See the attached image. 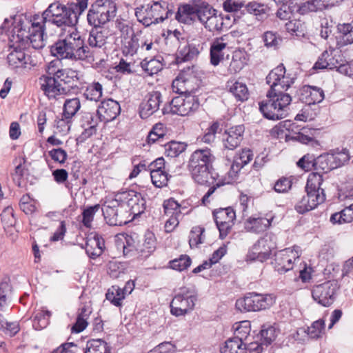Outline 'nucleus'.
I'll list each match as a JSON object with an SVG mask.
<instances>
[{
    "label": "nucleus",
    "mask_w": 353,
    "mask_h": 353,
    "mask_svg": "<svg viewBox=\"0 0 353 353\" xmlns=\"http://www.w3.org/2000/svg\"><path fill=\"white\" fill-rule=\"evenodd\" d=\"M263 39L268 48H276L282 41L281 37L276 32L267 31L264 33Z\"/></svg>",
    "instance_id": "obj_52"
},
{
    "label": "nucleus",
    "mask_w": 353,
    "mask_h": 353,
    "mask_svg": "<svg viewBox=\"0 0 353 353\" xmlns=\"http://www.w3.org/2000/svg\"><path fill=\"white\" fill-rule=\"evenodd\" d=\"M279 331L274 326L270 325H263L259 333V341L250 343L248 345V349L250 351H255L257 353L261 352L264 347H267L277 337Z\"/></svg>",
    "instance_id": "obj_13"
},
{
    "label": "nucleus",
    "mask_w": 353,
    "mask_h": 353,
    "mask_svg": "<svg viewBox=\"0 0 353 353\" xmlns=\"http://www.w3.org/2000/svg\"><path fill=\"white\" fill-rule=\"evenodd\" d=\"M245 10L250 14L256 16L258 20H263L268 16V6L265 4L259 3L256 1L250 2L245 6Z\"/></svg>",
    "instance_id": "obj_33"
},
{
    "label": "nucleus",
    "mask_w": 353,
    "mask_h": 353,
    "mask_svg": "<svg viewBox=\"0 0 353 353\" xmlns=\"http://www.w3.org/2000/svg\"><path fill=\"white\" fill-rule=\"evenodd\" d=\"M199 47V45L194 43H187L183 47L179 46L176 57L177 62L188 61L196 57L200 53Z\"/></svg>",
    "instance_id": "obj_28"
},
{
    "label": "nucleus",
    "mask_w": 353,
    "mask_h": 353,
    "mask_svg": "<svg viewBox=\"0 0 353 353\" xmlns=\"http://www.w3.org/2000/svg\"><path fill=\"white\" fill-rule=\"evenodd\" d=\"M102 93V85L99 82H93L87 86L83 95L88 100L98 101L101 98Z\"/></svg>",
    "instance_id": "obj_38"
},
{
    "label": "nucleus",
    "mask_w": 353,
    "mask_h": 353,
    "mask_svg": "<svg viewBox=\"0 0 353 353\" xmlns=\"http://www.w3.org/2000/svg\"><path fill=\"white\" fill-rule=\"evenodd\" d=\"M196 5L184 4L179 7L175 19L181 23H190L196 19Z\"/></svg>",
    "instance_id": "obj_27"
},
{
    "label": "nucleus",
    "mask_w": 353,
    "mask_h": 353,
    "mask_svg": "<svg viewBox=\"0 0 353 353\" xmlns=\"http://www.w3.org/2000/svg\"><path fill=\"white\" fill-rule=\"evenodd\" d=\"M188 72L192 73L188 68V71L182 70L178 77L172 81V89L174 92L181 94H191L193 90L189 88V83L191 79H194V76Z\"/></svg>",
    "instance_id": "obj_22"
},
{
    "label": "nucleus",
    "mask_w": 353,
    "mask_h": 353,
    "mask_svg": "<svg viewBox=\"0 0 353 353\" xmlns=\"http://www.w3.org/2000/svg\"><path fill=\"white\" fill-rule=\"evenodd\" d=\"M244 132L245 127L243 125L232 126L226 130L222 135L223 148L230 150L236 148L243 139Z\"/></svg>",
    "instance_id": "obj_17"
},
{
    "label": "nucleus",
    "mask_w": 353,
    "mask_h": 353,
    "mask_svg": "<svg viewBox=\"0 0 353 353\" xmlns=\"http://www.w3.org/2000/svg\"><path fill=\"white\" fill-rule=\"evenodd\" d=\"M52 353H83V347L74 343H65L54 350Z\"/></svg>",
    "instance_id": "obj_55"
},
{
    "label": "nucleus",
    "mask_w": 353,
    "mask_h": 353,
    "mask_svg": "<svg viewBox=\"0 0 353 353\" xmlns=\"http://www.w3.org/2000/svg\"><path fill=\"white\" fill-rule=\"evenodd\" d=\"M81 108V103L79 98L66 99L63 104V117L70 119L74 117Z\"/></svg>",
    "instance_id": "obj_34"
},
{
    "label": "nucleus",
    "mask_w": 353,
    "mask_h": 353,
    "mask_svg": "<svg viewBox=\"0 0 353 353\" xmlns=\"http://www.w3.org/2000/svg\"><path fill=\"white\" fill-rule=\"evenodd\" d=\"M54 126L58 132L65 134L70 131V119H67L65 117L63 119H58L55 120Z\"/></svg>",
    "instance_id": "obj_62"
},
{
    "label": "nucleus",
    "mask_w": 353,
    "mask_h": 353,
    "mask_svg": "<svg viewBox=\"0 0 353 353\" xmlns=\"http://www.w3.org/2000/svg\"><path fill=\"white\" fill-rule=\"evenodd\" d=\"M214 221H221V222L227 221L228 223H234L236 219V214L233 208L228 207L226 208L219 209L213 212Z\"/></svg>",
    "instance_id": "obj_41"
},
{
    "label": "nucleus",
    "mask_w": 353,
    "mask_h": 353,
    "mask_svg": "<svg viewBox=\"0 0 353 353\" xmlns=\"http://www.w3.org/2000/svg\"><path fill=\"white\" fill-rule=\"evenodd\" d=\"M217 228L219 231V236L223 239L230 232L234 223H228L227 221L221 222V221H215Z\"/></svg>",
    "instance_id": "obj_63"
},
{
    "label": "nucleus",
    "mask_w": 353,
    "mask_h": 353,
    "mask_svg": "<svg viewBox=\"0 0 353 353\" xmlns=\"http://www.w3.org/2000/svg\"><path fill=\"white\" fill-rule=\"evenodd\" d=\"M65 33L50 46V53L59 60L85 61L89 63L94 59V51L85 44L74 26L65 30Z\"/></svg>",
    "instance_id": "obj_3"
},
{
    "label": "nucleus",
    "mask_w": 353,
    "mask_h": 353,
    "mask_svg": "<svg viewBox=\"0 0 353 353\" xmlns=\"http://www.w3.org/2000/svg\"><path fill=\"white\" fill-rule=\"evenodd\" d=\"M196 300L194 288H181L170 303L172 314L179 316L187 314L193 310Z\"/></svg>",
    "instance_id": "obj_9"
},
{
    "label": "nucleus",
    "mask_w": 353,
    "mask_h": 353,
    "mask_svg": "<svg viewBox=\"0 0 353 353\" xmlns=\"http://www.w3.org/2000/svg\"><path fill=\"white\" fill-rule=\"evenodd\" d=\"M175 346L170 342H164L153 350H150L148 353H175Z\"/></svg>",
    "instance_id": "obj_60"
},
{
    "label": "nucleus",
    "mask_w": 353,
    "mask_h": 353,
    "mask_svg": "<svg viewBox=\"0 0 353 353\" xmlns=\"http://www.w3.org/2000/svg\"><path fill=\"white\" fill-rule=\"evenodd\" d=\"M299 100L307 105L321 102L324 97L323 90L315 86L303 85L297 91Z\"/></svg>",
    "instance_id": "obj_19"
},
{
    "label": "nucleus",
    "mask_w": 353,
    "mask_h": 353,
    "mask_svg": "<svg viewBox=\"0 0 353 353\" xmlns=\"http://www.w3.org/2000/svg\"><path fill=\"white\" fill-rule=\"evenodd\" d=\"M51 312L48 310L38 311L33 319V327L35 330L45 328L49 323Z\"/></svg>",
    "instance_id": "obj_44"
},
{
    "label": "nucleus",
    "mask_w": 353,
    "mask_h": 353,
    "mask_svg": "<svg viewBox=\"0 0 353 353\" xmlns=\"http://www.w3.org/2000/svg\"><path fill=\"white\" fill-rule=\"evenodd\" d=\"M230 92L240 101L248 99L249 92L247 85L241 82L236 81L230 88Z\"/></svg>",
    "instance_id": "obj_42"
},
{
    "label": "nucleus",
    "mask_w": 353,
    "mask_h": 353,
    "mask_svg": "<svg viewBox=\"0 0 353 353\" xmlns=\"http://www.w3.org/2000/svg\"><path fill=\"white\" fill-rule=\"evenodd\" d=\"M83 353H110L107 343L101 339H92L88 341Z\"/></svg>",
    "instance_id": "obj_36"
},
{
    "label": "nucleus",
    "mask_w": 353,
    "mask_h": 353,
    "mask_svg": "<svg viewBox=\"0 0 353 353\" xmlns=\"http://www.w3.org/2000/svg\"><path fill=\"white\" fill-rule=\"evenodd\" d=\"M47 23H51L65 30L75 26L77 17L72 10L59 1L49 5L41 15L34 14L30 18L20 17L17 26L14 29L10 42L12 49L8 54L7 60L13 68H28L37 64L35 55L29 54L30 47L34 50L41 49L44 47L43 34Z\"/></svg>",
    "instance_id": "obj_1"
},
{
    "label": "nucleus",
    "mask_w": 353,
    "mask_h": 353,
    "mask_svg": "<svg viewBox=\"0 0 353 353\" xmlns=\"http://www.w3.org/2000/svg\"><path fill=\"white\" fill-rule=\"evenodd\" d=\"M48 155L54 161L63 164L67 159L68 154L66 151L61 148H53L48 152Z\"/></svg>",
    "instance_id": "obj_57"
},
{
    "label": "nucleus",
    "mask_w": 353,
    "mask_h": 353,
    "mask_svg": "<svg viewBox=\"0 0 353 353\" xmlns=\"http://www.w3.org/2000/svg\"><path fill=\"white\" fill-rule=\"evenodd\" d=\"M163 206L165 214L167 215H181L185 213L182 211L185 208H181L179 203L173 198L165 200Z\"/></svg>",
    "instance_id": "obj_46"
},
{
    "label": "nucleus",
    "mask_w": 353,
    "mask_h": 353,
    "mask_svg": "<svg viewBox=\"0 0 353 353\" xmlns=\"http://www.w3.org/2000/svg\"><path fill=\"white\" fill-rule=\"evenodd\" d=\"M342 54L340 50L330 48L329 50L324 51L319 57L315 63L314 69H329L333 70L339 63V61H342Z\"/></svg>",
    "instance_id": "obj_18"
},
{
    "label": "nucleus",
    "mask_w": 353,
    "mask_h": 353,
    "mask_svg": "<svg viewBox=\"0 0 353 353\" xmlns=\"http://www.w3.org/2000/svg\"><path fill=\"white\" fill-rule=\"evenodd\" d=\"M325 161V157L323 156H319L316 159H314L313 156H310L309 154L304 155L301 159L299 160L297 162V165L304 170L305 171H309L312 168H314L315 170L321 169L324 171V172H327L330 168L326 166H323V161Z\"/></svg>",
    "instance_id": "obj_23"
},
{
    "label": "nucleus",
    "mask_w": 353,
    "mask_h": 353,
    "mask_svg": "<svg viewBox=\"0 0 353 353\" xmlns=\"http://www.w3.org/2000/svg\"><path fill=\"white\" fill-rule=\"evenodd\" d=\"M288 249H285L275 254L274 261L272 264L274 270L280 274H283L293 268L292 257L290 255Z\"/></svg>",
    "instance_id": "obj_21"
},
{
    "label": "nucleus",
    "mask_w": 353,
    "mask_h": 353,
    "mask_svg": "<svg viewBox=\"0 0 353 353\" xmlns=\"http://www.w3.org/2000/svg\"><path fill=\"white\" fill-rule=\"evenodd\" d=\"M117 198L120 203L127 204L134 217L141 215L145 210L146 202L140 192L133 190H127L117 193Z\"/></svg>",
    "instance_id": "obj_12"
},
{
    "label": "nucleus",
    "mask_w": 353,
    "mask_h": 353,
    "mask_svg": "<svg viewBox=\"0 0 353 353\" xmlns=\"http://www.w3.org/2000/svg\"><path fill=\"white\" fill-rule=\"evenodd\" d=\"M186 147L184 143L171 141L165 145V154L171 158L176 157L185 150Z\"/></svg>",
    "instance_id": "obj_45"
},
{
    "label": "nucleus",
    "mask_w": 353,
    "mask_h": 353,
    "mask_svg": "<svg viewBox=\"0 0 353 353\" xmlns=\"http://www.w3.org/2000/svg\"><path fill=\"white\" fill-rule=\"evenodd\" d=\"M120 201L116 197L114 199L107 200L102 208L103 214L106 223L112 226H121L126 224L128 221L118 214L117 208Z\"/></svg>",
    "instance_id": "obj_14"
},
{
    "label": "nucleus",
    "mask_w": 353,
    "mask_h": 353,
    "mask_svg": "<svg viewBox=\"0 0 353 353\" xmlns=\"http://www.w3.org/2000/svg\"><path fill=\"white\" fill-rule=\"evenodd\" d=\"M321 0H308L299 5L297 12L301 14H306L311 12H318L323 10Z\"/></svg>",
    "instance_id": "obj_40"
},
{
    "label": "nucleus",
    "mask_w": 353,
    "mask_h": 353,
    "mask_svg": "<svg viewBox=\"0 0 353 353\" xmlns=\"http://www.w3.org/2000/svg\"><path fill=\"white\" fill-rule=\"evenodd\" d=\"M243 165H247L253 158L252 151L250 149H243L235 157Z\"/></svg>",
    "instance_id": "obj_64"
},
{
    "label": "nucleus",
    "mask_w": 353,
    "mask_h": 353,
    "mask_svg": "<svg viewBox=\"0 0 353 353\" xmlns=\"http://www.w3.org/2000/svg\"><path fill=\"white\" fill-rule=\"evenodd\" d=\"M200 106L198 97L193 94H186L174 97L161 109L163 114H173L180 116H188L195 112Z\"/></svg>",
    "instance_id": "obj_7"
},
{
    "label": "nucleus",
    "mask_w": 353,
    "mask_h": 353,
    "mask_svg": "<svg viewBox=\"0 0 353 353\" xmlns=\"http://www.w3.org/2000/svg\"><path fill=\"white\" fill-rule=\"evenodd\" d=\"M141 32L136 34L133 33L129 41L125 43L124 51L127 54L133 55L137 52V50L141 48Z\"/></svg>",
    "instance_id": "obj_50"
},
{
    "label": "nucleus",
    "mask_w": 353,
    "mask_h": 353,
    "mask_svg": "<svg viewBox=\"0 0 353 353\" xmlns=\"http://www.w3.org/2000/svg\"><path fill=\"white\" fill-rule=\"evenodd\" d=\"M163 103L162 94L159 91L148 93L145 100L140 105L139 114L142 119H147L159 110Z\"/></svg>",
    "instance_id": "obj_16"
},
{
    "label": "nucleus",
    "mask_w": 353,
    "mask_h": 353,
    "mask_svg": "<svg viewBox=\"0 0 353 353\" xmlns=\"http://www.w3.org/2000/svg\"><path fill=\"white\" fill-rule=\"evenodd\" d=\"M115 27L120 31L121 37L125 38L132 31V28L128 25V22L123 19H117L115 21Z\"/></svg>",
    "instance_id": "obj_61"
},
{
    "label": "nucleus",
    "mask_w": 353,
    "mask_h": 353,
    "mask_svg": "<svg viewBox=\"0 0 353 353\" xmlns=\"http://www.w3.org/2000/svg\"><path fill=\"white\" fill-rule=\"evenodd\" d=\"M100 27H94L90 32L88 43L90 47L101 48L106 43V32L99 30Z\"/></svg>",
    "instance_id": "obj_30"
},
{
    "label": "nucleus",
    "mask_w": 353,
    "mask_h": 353,
    "mask_svg": "<svg viewBox=\"0 0 353 353\" xmlns=\"http://www.w3.org/2000/svg\"><path fill=\"white\" fill-rule=\"evenodd\" d=\"M120 112L121 106L119 103L112 99L102 101L97 110L101 122L103 123H108L114 120Z\"/></svg>",
    "instance_id": "obj_15"
},
{
    "label": "nucleus",
    "mask_w": 353,
    "mask_h": 353,
    "mask_svg": "<svg viewBox=\"0 0 353 353\" xmlns=\"http://www.w3.org/2000/svg\"><path fill=\"white\" fill-rule=\"evenodd\" d=\"M204 228L200 226L192 228L189 236V244L191 248H197L200 244L204 243Z\"/></svg>",
    "instance_id": "obj_43"
},
{
    "label": "nucleus",
    "mask_w": 353,
    "mask_h": 353,
    "mask_svg": "<svg viewBox=\"0 0 353 353\" xmlns=\"http://www.w3.org/2000/svg\"><path fill=\"white\" fill-rule=\"evenodd\" d=\"M221 353H246V347L242 339L238 336L230 338L225 342Z\"/></svg>",
    "instance_id": "obj_29"
},
{
    "label": "nucleus",
    "mask_w": 353,
    "mask_h": 353,
    "mask_svg": "<svg viewBox=\"0 0 353 353\" xmlns=\"http://www.w3.org/2000/svg\"><path fill=\"white\" fill-rule=\"evenodd\" d=\"M214 157L210 149H201L195 150L191 155L188 161V170L194 180L201 185L212 184L205 194L202 198V203L207 205L210 203L209 197L214 192L217 188L223 183L216 182L218 174L212 170V162Z\"/></svg>",
    "instance_id": "obj_4"
},
{
    "label": "nucleus",
    "mask_w": 353,
    "mask_h": 353,
    "mask_svg": "<svg viewBox=\"0 0 353 353\" xmlns=\"http://www.w3.org/2000/svg\"><path fill=\"white\" fill-rule=\"evenodd\" d=\"M266 82L270 90L267 93V99L259 103V110L269 120L282 119L287 117L292 101L291 95L283 90H287L294 83V78L286 74L285 68L281 63L270 72Z\"/></svg>",
    "instance_id": "obj_2"
},
{
    "label": "nucleus",
    "mask_w": 353,
    "mask_h": 353,
    "mask_svg": "<svg viewBox=\"0 0 353 353\" xmlns=\"http://www.w3.org/2000/svg\"><path fill=\"white\" fill-rule=\"evenodd\" d=\"M230 17L228 15L223 18L221 15H216L214 12L204 26L210 32L217 31L220 32L229 28L230 25L228 21H230Z\"/></svg>",
    "instance_id": "obj_25"
},
{
    "label": "nucleus",
    "mask_w": 353,
    "mask_h": 353,
    "mask_svg": "<svg viewBox=\"0 0 353 353\" xmlns=\"http://www.w3.org/2000/svg\"><path fill=\"white\" fill-rule=\"evenodd\" d=\"M337 28L341 34L339 42L343 46L353 43V20L348 23L338 25Z\"/></svg>",
    "instance_id": "obj_35"
},
{
    "label": "nucleus",
    "mask_w": 353,
    "mask_h": 353,
    "mask_svg": "<svg viewBox=\"0 0 353 353\" xmlns=\"http://www.w3.org/2000/svg\"><path fill=\"white\" fill-rule=\"evenodd\" d=\"M243 53L239 50L234 51L232 54V60L228 67V71L231 74H236L240 72L245 64Z\"/></svg>",
    "instance_id": "obj_37"
},
{
    "label": "nucleus",
    "mask_w": 353,
    "mask_h": 353,
    "mask_svg": "<svg viewBox=\"0 0 353 353\" xmlns=\"http://www.w3.org/2000/svg\"><path fill=\"white\" fill-rule=\"evenodd\" d=\"M273 217L270 219L265 217L250 218L245 222V228L250 232L260 233L265 231L270 225Z\"/></svg>",
    "instance_id": "obj_26"
},
{
    "label": "nucleus",
    "mask_w": 353,
    "mask_h": 353,
    "mask_svg": "<svg viewBox=\"0 0 353 353\" xmlns=\"http://www.w3.org/2000/svg\"><path fill=\"white\" fill-rule=\"evenodd\" d=\"M156 238L153 232L147 231L141 246H139L140 255L143 257L150 256L156 248Z\"/></svg>",
    "instance_id": "obj_31"
},
{
    "label": "nucleus",
    "mask_w": 353,
    "mask_h": 353,
    "mask_svg": "<svg viewBox=\"0 0 353 353\" xmlns=\"http://www.w3.org/2000/svg\"><path fill=\"white\" fill-rule=\"evenodd\" d=\"M339 288V286L336 281H328L314 286L312 296L319 304L324 307H329L334 303Z\"/></svg>",
    "instance_id": "obj_11"
},
{
    "label": "nucleus",
    "mask_w": 353,
    "mask_h": 353,
    "mask_svg": "<svg viewBox=\"0 0 353 353\" xmlns=\"http://www.w3.org/2000/svg\"><path fill=\"white\" fill-rule=\"evenodd\" d=\"M170 268L178 271H183L191 265V259L188 255H182L180 258L170 262Z\"/></svg>",
    "instance_id": "obj_53"
},
{
    "label": "nucleus",
    "mask_w": 353,
    "mask_h": 353,
    "mask_svg": "<svg viewBox=\"0 0 353 353\" xmlns=\"http://www.w3.org/2000/svg\"><path fill=\"white\" fill-rule=\"evenodd\" d=\"M274 303V298L271 294L250 292L236 301V307L240 311L256 312L266 310Z\"/></svg>",
    "instance_id": "obj_8"
},
{
    "label": "nucleus",
    "mask_w": 353,
    "mask_h": 353,
    "mask_svg": "<svg viewBox=\"0 0 353 353\" xmlns=\"http://www.w3.org/2000/svg\"><path fill=\"white\" fill-rule=\"evenodd\" d=\"M245 7L243 1L237 0H225L223 3V8L228 12H238Z\"/></svg>",
    "instance_id": "obj_58"
},
{
    "label": "nucleus",
    "mask_w": 353,
    "mask_h": 353,
    "mask_svg": "<svg viewBox=\"0 0 353 353\" xmlns=\"http://www.w3.org/2000/svg\"><path fill=\"white\" fill-rule=\"evenodd\" d=\"M88 251L91 250L92 246H95L94 252H90L94 257L99 256L105 248V241L98 234H95L92 238L88 239Z\"/></svg>",
    "instance_id": "obj_51"
},
{
    "label": "nucleus",
    "mask_w": 353,
    "mask_h": 353,
    "mask_svg": "<svg viewBox=\"0 0 353 353\" xmlns=\"http://www.w3.org/2000/svg\"><path fill=\"white\" fill-rule=\"evenodd\" d=\"M227 47V43L225 42L224 37L216 38L213 40L210 45V63L216 66L219 64L221 61L223 59V50Z\"/></svg>",
    "instance_id": "obj_24"
},
{
    "label": "nucleus",
    "mask_w": 353,
    "mask_h": 353,
    "mask_svg": "<svg viewBox=\"0 0 353 353\" xmlns=\"http://www.w3.org/2000/svg\"><path fill=\"white\" fill-rule=\"evenodd\" d=\"M323 181V175L319 172L309 174L305 185L307 194L295 205V209L299 214L310 211L325 201V191L321 188Z\"/></svg>",
    "instance_id": "obj_5"
},
{
    "label": "nucleus",
    "mask_w": 353,
    "mask_h": 353,
    "mask_svg": "<svg viewBox=\"0 0 353 353\" xmlns=\"http://www.w3.org/2000/svg\"><path fill=\"white\" fill-rule=\"evenodd\" d=\"M41 88L49 99L55 98L60 94H66L70 90V86L63 85L52 77H46Z\"/></svg>",
    "instance_id": "obj_20"
},
{
    "label": "nucleus",
    "mask_w": 353,
    "mask_h": 353,
    "mask_svg": "<svg viewBox=\"0 0 353 353\" xmlns=\"http://www.w3.org/2000/svg\"><path fill=\"white\" fill-rule=\"evenodd\" d=\"M292 184V181L290 179L281 177L275 183L273 188L278 193H285L290 190Z\"/></svg>",
    "instance_id": "obj_59"
},
{
    "label": "nucleus",
    "mask_w": 353,
    "mask_h": 353,
    "mask_svg": "<svg viewBox=\"0 0 353 353\" xmlns=\"http://www.w3.org/2000/svg\"><path fill=\"white\" fill-rule=\"evenodd\" d=\"M165 5V2H163V6L161 3L156 1L151 6L149 4L141 6L135 9V15L138 21L145 26L163 22V17L160 14Z\"/></svg>",
    "instance_id": "obj_10"
},
{
    "label": "nucleus",
    "mask_w": 353,
    "mask_h": 353,
    "mask_svg": "<svg viewBox=\"0 0 353 353\" xmlns=\"http://www.w3.org/2000/svg\"><path fill=\"white\" fill-rule=\"evenodd\" d=\"M170 176L164 170L154 171L150 174L152 183L155 187L160 188L168 185Z\"/></svg>",
    "instance_id": "obj_49"
},
{
    "label": "nucleus",
    "mask_w": 353,
    "mask_h": 353,
    "mask_svg": "<svg viewBox=\"0 0 353 353\" xmlns=\"http://www.w3.org/2000/svg\"><path fill=\"white\" fill-rule=\"evenodd\" d=\"M325 330V321L323 319H319L313 322L311 326L308 327L305 332H307V335L311 339H319L321 337Z\"/></svg>",
    "instance_id": "obj_47"
},
{
    "label": "nucleus",
    "mask_w": 353,
    "mask_h": 353,
    "mask_svg": "<svg viewBox=\"0 0 353 353\" xmlns=\"http://www.w3.org/2000/svg\"><path fill=\"white\" fill-rule=\"evenodd\" d=\"M100 208V205L96 204L92 206H89L83 210L81 222L85 228H91L94 216Z\"/></svg>",
    "instance_id": "obj_48"
},
{
    "label": "nucleus",
    "mask_w": 353,
    "mask_h": 353,
    "mask_svg": "<svg viewBox=\"0 0 353 353\" xmlns=\"http://www.w3.org/2000/svg\"><path fill=\"white\" fill-rule=\"evenodd\" d=\"M117 11V5L113 0H97L88 11V22L93 27H101L114 18Z\"/></svg>",
    "instance_id": "obj_6"
},
{
    "label": "nucleus",
    "mask_w": 353,
    "mask_h": 353,
    "mask_svg": "<svg viewBox=\"0 0 353 353\" xmlns=\"http://www.w3.org/2000/svg\"><path fill=\"white\" fill-rule=\"evenodd\" d=\"M160 58L162 59L161 57L159 58L154 57L150 59H148L147 57L145 58L141 62V66L142 69L145 71V72L150 76L158 73L163 68V64L161 63Z\"/></svg>",
    "instance_id": "obj_32"
},
{
    "label": "nucleus",
    "mask_w": 353,
    "mask_h": 353,
    "mask_svg": "<svg viewBox=\"0 0 353 353\" xmlns=\"http://www.w3.org/2000/svg\"><path fill=\"white\" fill-rule=\"evenodd\" d=\"M215 11L216 10L208 3H202L197 4L196 18L205 26Z\"/></svg>",
    "instance_id": "obj_39"
},
{
    "label": "nucleus",
    "mask_w": 353,
    "mask_h": 353,
    "mask_svg": "<svg viewBox=\"0 0 353 353\" xmlns=\"http://www.w3.org/2000/svg\"><path fill=\"white\" fill-rule=\"evenodd\" d=\"M101 122L99 115L92 112H84L81 117V126L83 128L92 127L97 128L99 123Z\"/></svg>",
    "instance_id": "obj_54"
},
{
    "label": "nucleus",
    "mask_w": 353,
    "mask_h": 353,
    "mask_svg": "<svg viewBox=\"0 0 353 353\" xmlns=\"http://www.w3.org/2000/svg\"><path fill=\"white\" fill-rule=\"evenodd\" d=\"M1 219L4 226H14L16 223V219L13 208L12 207L6 208L1 214Z\"/></svg>",
    "instance_id": "obj_56"
}]
</instances>
